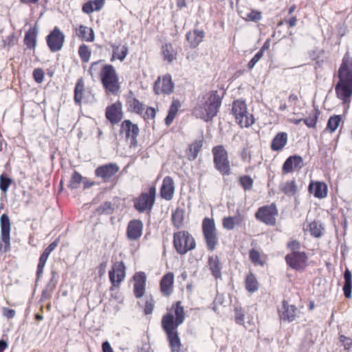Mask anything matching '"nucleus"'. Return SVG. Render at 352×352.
I'll return each mask as SVG.
<instances>
[{
	"instance_id": "obj_59",
	"label": "nucleus",
	"mask_w": 352,
	"mask_h": 352,
	"mask_svg": "<svg viewBox=\"0 0 352 352\" xmlns=\"http://www.w3.org/2000/svg\"><path fill=\"white\" fill-rule=\"evenodd\" d=\"M186 38L188 41L190 43V45L191 47H196L201 43L195 36L191 35V32H188L186 34Z\"/></svg>"
},
{
	"instance_id": "obj_46",
	"label": "nucleus",
	"mask_w": 352,
	"mask_h": 352,
	"mask_svg": "<svg viewBox=\"0 0 352 352\" xmlns=\"http://www.w3.org/2000/svg\"><path fill=\"white\" fill-rule=\"evenodd\" d=\"M78 54L81 58V60L83 63H87L90 59L91 50H89L88 46H87L85 44H82L79 47Z\"/></svg>"
},
{
	"instance_id": "obj_21",
	"label": "nucleus",
	"mask_w": 352,
	"mask_h": 352,
	"mask_svg": "<svg viewBox=\"0 0 352 352\" xmlns=\"http://www.w3.org/2000/svg\"><path fill=\"white\" fill-rule=\"evenodd\" d=\"M135 281L133 292L137 298L142 297L145 293L146 277L144 272H138L134 276Z\"/></svg>"
},
{
	"instance_id": "obj_3",
	"label": "nucleus",
	"mask_w": 352,
	"mask_h": 352,
	"mask_svg": "<svg viewBox=\"0 0 352 352\" xmlns=\"http://www.w3.org/2000/svg\"><path fill=\"white\" fill-rule=\"evenodd\" d=\"M221 103L217 91H212L199 100L194 109V113L197 118L208 122L217 115Z\"/></svg>"
},
{
	"instance_id": "obj_39",
	"label": "nucleus",
	"mask_w": 352,
	"mask_h": 352,
	"mask_svg": "<svg viewBox=\"0 0 352 352\" xmlns=\"http://www.w3.org/2000/svg\"><path fill=\"white\" fill-rule=\"evenodd\" d=\"M162 54L164 58L169 63L176 59V52L170 43H166L162 46Z\"/></svg>"
},
{
	"instance_id": "obj_33",
	"label": "nucleus",
	"mask_w": 352,
	"mask_h": 352,
	"mask_svg": "<svg viewBox=\"0 0 352 352\" xmlns=\"http://www.w3.org/2000/svg\"><path fill=\"white\" fill-rule=\"evenodd\" d=\"M344 285L343 287L344 294L346 298L351 297L352 275L348 268L344 272Z\"/></svg>"
},
{
	"instance_id": "obj_23",
	"label": "nucleus",
	"mask_w": 352,
	"mask_h": 352,
	"mask_svg": "<svg viewBox=\"0 0 352 352\" xmlns=\"http://www.w3.org/2000/svg\"><path fill=\"white\" fill-rule=\"evenodd\" d=\"M126 107L129 111L137 114H142L144 109L143 104L134 97L131 91L126 96Z\"/></svg>"
},
{
	"instance_id": "obj_43",
	"label": "nucleus",
	"mask_w": 352,
	"mask_h": 352,
	"mask_svg": "<svg viewBox=\"0 0 352 352\" xmlns=\"http://www.w3.org/2000/svg\"><path fill=\"white\" fill-rule=\"evenodd\" d=\"M85 177H83L79 173L74 171L72 175L69 187L71 189H77L79 188L80 184L82 182Z\"/></svg>"
},
{
	"instance_id": "obj_34",
	"label": "nucleus",
	"mask_w": 352,
	"mask_h": 352,
	"mask_svg": "<svg viewBox=\"0 0 352 352\" xmlns=\"http://www.w3.org/2000/svg\"><path fill=\"white\" fill-rule=\"evenodd\" d=\"M36 34L37 31L35 28H30L25 35L24 43L27 47L33 49L36 47Z\"/></svg>"
},
{
	"instance_id": "obj_47",
	"label": "nucleus",
	"mask_w": 352,
	"mask_h": 352,
	"mask_svg": "<svg viewBox=\"0 0 352 352\" xmlns=\"http://www.w3.org/2000/svg\"><path fill=\"white\" fill-rule=\"evenodd\" d=\"M320 112L318 111H314L310 114L308 118L303 119L304 123L309 127L313 128L316 126L318 115Z\"/></svg>"
},
{
	"instance_id": "obj_26",
	"label": "nucleus",
	"mask_w": 352,
	"mask_h": 352,
	"mask_svg": "<svg viewBox=\"0 0 352 352\" xmlns=\"http://www.w3.org/2000/svg\"><path fill=\"white\" fill-rule=\"evenodd\" d=\"M243 221V217L237 210L234 216L224 217L222 221V226L223 228L232 230L236 226H240Z\"/></svg>"
},
{
	"instance_id": "obj_16",
	"label": "nucleus",
	"mask_w": 352,
	"mask_h": 352,
	"mask_svg": "<svg viewBox=\"0 0 352 352\" xmlns=\"http://www.w3.org/2000/svg\"><path fill=\"white\" fill-rule=\"evenodd\" d=\"M120 133H124L126 138L130 140L131 144H137V137L139 134V128L137 124L132 123L129 120H125L121 124Z\"/></svg>"
},
{
	"instance_id": "obj_61",
	"label": "nucleus",
	"mask_w": 352,
	"mask_h": 352,
	"mask_svg": "<svg viewBox=\"0 0 352 352\" xmlns=\"http://www.w3.org/2000/svg\"><path fill=\"white\" fill-rule=\"evenodd\" d=\"M58 239H56L54 242L50 243L43 251L45 254H47L48 256L50 254V253L58 246Z\"/></svg>"
},
{
	"instance_id": "obj_38",
	"label": "nucleus",
	"mask_w": 352,
	"mask_h": 352,
	"mask_svg": "<svg viewBox=\"0 0 352 352\" xmlns=\"http://www.w3.org/2000/svg\"><path fill=\"white\" fill-rule=\"evenodd\" d=\"M113 48V56L111 58V61H113L115 58L116 57L118 59H119L121 62H122L127 54H128V47L126 45H122L120 50V52H119V47L116 46L115 45H112Z\"/></svg>"
},
{
	"instance_id": "obj_27",
	"label": "nucleus",
	"mask_w": 352,
	"mask_h": 352,
	"mask_svg": "<svg viewBox=\"0 0 352 352\" xmlns=\"http://www.w3.org/2000/svg\"><path fill=\"white\" fill-rule=\"evenodd\" d=\"M309 191L314 197L322 199L327 195V186L324 182H311L309 185Z\"/></svg>"
},
{
	"instance_id": "obj_48",
	"label": "nucleus",
	"mask_w": 352,
	"mask_h": 352,
	"mask_svg": "<svg viewBox=\"0 0 352 352\" xmlns=\"http://www.w3.org/2000/svg\"><path fill=\"white\" fill-rule=\"evenodd\" d=\"M240 184L244 188V190H251L253 186V179L249 175H244L239 178Z\"/></svg>"
},
{
	"instance_id": "obj_10",
	"label": "nucleus",
	"mask_w": 352,
	"mask_h": 352,
	"mask_svg": "<svg viewBox=\"0 0 352 352\" xmlns=\"http://www.w3.org/2000/svg\"><path fill=\"white\" fill-rule=\"evenodd\" d=\"M278 214L276 206L274 204L263 206L258 208L255 214L256 218L265 224L274 226L276 223V216Z\"/></svg>"
},
{
	"instance_id": "obj_51",
	"label": "nucleus",
	"mask_w": 352,
	"mask_h": 352,
	"mask_svg": "<svg viewBox=\"0 0 352 352\" xmlns=\"http://www.w3.org/2000/svg\"><path fill=\"white\" fill-rule=\"evenodd\" d=\"M155 305V300L151 296L146 297L144 313L145 314H151L153 312Z\"/></svg>"
},
{
	"instance_id": "obj_37",
	"label": "nucleus",
	"mask_w": 352,
	"mask_h": 352,
	"mask_svg": "<svg viewBox=\"0 0 352 352\" xmlns=\"http://www.w3.org/2000/svg\"><path fill=\"white\" fill-rule=\"evenodd\" d=\"M78 36L87 42H91L94 40V32L91 28L80 25L78 30Z\"/></svg>"
},
{
	"instance_id": "obj_40",
	"label": "nucleus",
	"mask_w": 352,
	"mask_h": 352,
	"mask_svg": "<svg viewBox=\"0 0 352 352\" xmlns=\"http://www.w3.org/2000/svg\"><path fill=\"white\" fill-rule=\"evenodd\" d=\"M245 288L249 292H254L258 288V283L254 274L250 273L245 279Z\"/></svg>"
},
{
	"instance_id": "obj_9",
	"label": "nucleus",
	"mask_w": 352,
	"mask_h": 352,
	"mask_svg": "<svg viewBox=\"0 0 352 352\" xmlns=\"http://www.w3.org/2000/svg\"><path fill=\"white\" fill-rule=\"evenodd\" d=\"M202 232L210 250H213L218 243L217 229L213 219L206 217L202 222Z\"/></svg>"
},
{
	"instance_id": "obj_63",
	"label": "nucleus",
	"mask_w": 352,
	"mask_h": 352,
	"mask_svg": "<svg viewBox=\"0 0 352 352\" xmlns=\"http://www.w3.org/2000/svg\"><path fill=\"white\" fill-rule=\"evenodd\" d=\"M82 10L86 14H91L95 11L94 8L92 3H91V1L85 3L82 6Z\"/></svg>"
},
{
	"instance_id": "obj_44",
	"label": "nucleus",
	"mask_w": 352,
	"mask_h": 352,
	"mask_svg": "<svg viewBox=\"0 0 352 352\" xmlns=\"http://www.w3.org/2000/svg\"><path fill=\"white\" fill-rule=\"evenodd\" d=\"M184 221V212L182 210L177 209L172 214V221L174 226L177 228H179L183 225Z\"/></svg>"
},
{
	"instance_id": "obj_7",
	"label": "nucleus",
	"mask_w": 352,
	"mask_h": 352,
	"mask_svg": "<svg viewBox=\"0 0 352 352\" xmlns=\"http://www.w3.org/2000/svg\"><path fill=\"white\" fill-rule=\"evenodd\" d=\"M232 111L236 122L241 127H248L254 124L253 116L248 113L247 106L244 101L240 100L234 101Z\"/></svg>"
},
{
	"instance_id": "obj_15",
	"label": "nucleus",
	"mask_w": 352,
	"mask_h": 352,
	"mask_svg": "<svg viewBox=\"0 0 352 352\" xmlns=\"http://www.w3.org/2000/svg\"><path fill=\"white\" fill-rule=\"evenodd\" d=\"M120 170L116 163H109L98 166L95 170L96 177L101 178L103 182H107L114 176Z\"/></svg>"
},
{
	"instance_id": "obj_13",
	"label": "nucleus",
	"mask_w": 352,
	"mask_h": 352,
	"mask_svg": "<svg viewBox=\"0 0 352 352\" xmlns=\"http://www.w3.org/2000/svg\"><path fill=\"white\" fill-rule=\"evenodd\" d=\"M47 43L53 52L60 50L65 42V35L58 27H55L54 30L47 35Z\"/></svg>"
},
{
	"instance_id": "obj_29",
	"label": "nucleus",
	"mask_w": 352,
	"mask_h": 352,
	"mask_svg": "<svg viewBox=\"0 0 352 352\" xmlns=\"http://www.w3.org/2000/svg\"><path fill=\"white\" fill-rule=\"evenodd\" d=\"M74 102L76 104L80 106L82 101L89 102L90 100L85 97L84 80L82 78L78 80L74 88Z\"/></svg>"
},
{
	"instance_id": "obj_31",
	"label": "nucleus",
	"mask_w": 352,
	"mask_h": 352,
	"mask_svg": "<svg viewBox=\"0 0 352 352\" xmlns=\"http://www.w3.org/2000/svg\"><path fill=\"white\" fill-rule=\"evenodd\" d=\"M280 190L287 196H294L298 190L296 181L294 179L283 182L279 186Z\"/></svg>"
},
{
	"instance_id": "obj_2",
	"label": "nucleus",
	"mask_w": 352,
	"mask_h": 352,
	"mask_svg": "<svg viewBox=\"0 0 352 352\" xmlns=\"http://www.w3.org/2000/svg\"><path fill=\"white\" fill-rule=\"evenodd\" d=\"M339 81L335 90L338 98L344 104L349 103L352 96V58L345 54L338 69Z\"/></svg>"
},
{
	"instance_id": "obj_14",
	"label": "nucleus",
	"mask_w": 352,
	"mask_h": 352,
	"mask_svg": "<svg viewBox=\"0 0 352 352\" xmlns=\"http://www.w3.org/2000/svg\"><path fill=\"white\" fill-rule=\"evenodd\" d=\"M308 258L304 252H291L285 256L287 264L296 270H302L307 266Z\"/></svg>"
},
{
	"instance_id": "obj_18",
	"label": "nucleus",
	"mask_w": 352,
	"mask_h": 352,
	"mask_svg": "<svg viewBox=\"0 0 352 352\" xmlns=\"http://www.w3.org/2000/svg\"><path fill=\"white\" fill-rule=\"evenodd\" d=\"M143 223L139 219H133L129 222L126 228V236L131 241L139 239L142 234Z\"/></svg>"
},
{
	"instance_id": "obj_22",
	"label": "nucleus",
	"mask_w": 352,
	"mask_h": 352,
	"mask_svg": "<svg viewBox=\"0 0 352 352\" xmlns=\"http://www.w3.org/2000/svg\"><path fill=\"white\" fill-rule=\"evenodd\" d=\"M174 192L175 186L173 179L169 176L165 177L163 179L162 185L160 188L161 197L167 201L171 200L173 199Z\"/></svg>"
},
{
	"instance_id": "obj_30",
	"label": "nucleus",
	"mask_w": 352,
	"mask_h": 352,
	"mask_svg": "<svg viewBox=\"0 0 352 352\" xmlns=\"http://www.w3.org/2000/svg\"><path fill=\"white\" fill-rule=\"evenodd\" d=\"M288 136L287 133L280 132L273 138L271 148L274 151H281L287 144Z\"/></svg>"
},
{
	"instance_id": "obj_11",
	"label": "nucleus",
	"mask_w": 352,
	"mask_h": 352,
	"mask_svg": "<svg viewBox=\"0 0 352 352\" xmlns=\"http://www.w3.org/2000/svg\"><path fill=\"white\" fill-rule=\"evenodd\" d=\"M112 287H118L126 276V267L123 261L115 262L109 272Z\"/></svg>"
},
{
	"instance_id": "obj_62",
	"label": "nucleus",
	"mask_w": 352,
	"mask_h": 352,
	"mask_svg": "<svg viewBox=\"0 0 352 352\" xmlns=\"http://www.w3.org/2000/svg\"><path fill=\"white\" fill-rule=\"evenodd\" d=\"M90 1L93 5L95 11H100L104 6L105 0H94Z\"/></svg>"
},
{
	"instance_id": "obj_4",
	"label": "nucleus",
	"mask_w": 352,
	"mask_h": 352,
	"mask_svg": "<svg viewBox=\"0 0 352 352\" xmlns=\"http://www.w3.org/2000/svg\"><path fill=\"white\" fill-rule=\"evenodd\" d=\"M101 82L107 92L116 94L119 91V78L113 65H104L102 66L100 76Z\"/></svg>"
},
{
	"instance_id": "obj_12",
	"label": "nucleus",
	"mask_w": 352,
	"mask_h": 352,
	"mask_svg": "<svg viewBox=\"0 0 352 352\" xmlns=\"http://www.w3.org/2000/svg\"><path fill=\"white\" fill-rule=\"evenodd\" d=\"M1 241L4 243V246H3L2 243H0V251L3 252H6L9 248L10 245V221L9 217L3 214L1 215Z\"/></svg>"
},
{
	"instance_id": "obj_56",
	"label": "nucleus",
	"mask_w": 352,
	"mask_h": 352,
	"mask_svg": "<svg viewBox=\"0 0 352 352\" xmlns=\"http://www.w3.org/2000/svg\"><path fill=\"white\" fill-rule=\"evenodd\" d=\"M33 76L35 81L38 83L43 82L44 78V72L41 68H36L33 71Z\"/></svg>"
},
{
	"instance_id": "obj_50",
	"label": "nucleus",
	"mask_w": 352,
	"mask_h": 352,
	"mask_svg": "<svg viewBox=\"0 0 352 352\" xmlns=\"http://www.w3.org/2000/svg\"><path fill=\"white\" fill-rule=\"evenodd\" d=\"M12 183V179L8 177H6L3 175L0 176V189L4 193H6L9 186Z\"/></svg>"
},
{
	"instance_id": "obj_64",
	"label": "nucleus",
	"mask_w": 352,
	"mask_h": 352,
	"mask_svg": "<svg viewBox=\"0 0 352 352\" xmlns=\"http://www.w3.org/2000/svg\"><path fill=\"white\" fill-rule=\"evenodd\" d=\"M191 35L195 36L199 41H202L203 38L204 37L205 33L202 30L195 29L193 32L191 33Z\"/></svg>"
},
{
	"instance_id": "obj_6",
	"label": "nucleus",
	"mask_w": 352,
	"mask_h": 352,
	"mask_svg": "<svg viewBox=\"0 0 352 352\" xmlns=\"http://www.w3.org/2000/svg\"><path fill=\"white\" fill-rule=\"evenodd\" d=\"M213 154V162L215 168L222 175H229L231 173L230 161L228 160V152L222 145L213 147L212 150Z\"/></svg>"
},
{
	"instance_id": "obj_32",
	"label": "nucleus",
	"mask_w": 352,
	"mask_h": 352,
	"mask_svg": "<svg viewBox=\"0 0 352 352\" xmlns=\"http://www.w3.org/2000/svg\"><path fill=\"white\" fill-rule=\"evenodd\" d=\"M202 146V140H195L191 144H190L188 148V151L186 152L188 159L189 160H195L197 158Z\"/></svg>"
},
{
	"instance_id": "obj_5",
	"label": "nucleus",
	"mask_w": 352,
	"mask_h": 352,
	"mask_svg": "<svg viewBox=\"0 0 352 352\" xmlns=\"http://www.w3.org/2000/svg\"><path fill=\"white\" fill-rule=\"evenodd\" d=\"M173 245L177 252L185 254L196 246L194 238L187 231H179L173 236Z\"/></svg>"
},
{
	"instance_id": "obj_53",
	"label": "nucleus",
	"mask_w": 352,
	"mask_h": 352,
	"mask_svg": "<svg viewBox=\"0 0 352 352\" xmlns=\"http://www.w3.org/2000/svg\"><path fill=\"white\" fill-rule=\"evenodd\" d=\"M339 340L345 350H349L352 347V339L351 338L340 335Z\"/></svg>"
},
{
	"instance_id": "obj_1",
	"label": "nucleus",
	"mask_w": 352,
	"mask_h": 352,
	"mask_svg": "<svg viewBox=\"0 0 352 352\" xmlns=\"http://www.w3.org/2000/svg\"><path fill=\"white\" fill-rule=\"evenodd\" d=\"M175 319L172 314H166L162 319V327L166 332L171 352H182V344L180 341L177 329L179 325L183 323L185 318L183 307L181 302L177 301L174 307Z\"/></svg>"
},
{
	"instance_id": "obj_41",
	"label": "nucleus",
	"mask_w": 352,
	"mask_h": 352,
	"mask_svg": "<svg viewBox=\"0 0 352 352\" xmlns=\"http://www.w3.org/2000/svg\"><path fill=\"white\" fill-rule=\"evenodd\" d=\"M114 204L110 201H105L98 206L96 212L98 214H111L114 212Z\"/></svg>"
},
{
	"instance_id": "obj_25",
	"label": "nucleus",
	"mask_w": 352,
	"mask_h": 352,
	"mask_svg": "<svg viewBox=\"0 0 352 352\" xmlns=\"http://www.w3.org/2000/svg\"><path fill=\"white\" fill-rule=\"evenodd\" d=\"M174 274L168 272L163 276L160 281V291L164 296H170L173 291Z\"/></svg>"
},
{
	"instance_id": "obj_60",
	"label": "nucleus",
	"mask_w": 352,
	"mask_h": 352,
	"mask_svg": "<svg viewBox=\"0 0 352 352\" xmlns=\"http://www.w3.org/2000/svg\"><path fill=\"white\" fill-rule=\"evenodd\" d=\"M107 267V260L102 261L99 266L97 267L98 273L100 277L102 276L106 272V268Z\"/></svg>"
},
{
	"instance_id": "obj_42",
	"label": "nucleus",
	"mask_w": 352,
	"mask_h": 352,
	"mask_svg": "<svg viewBox=\"0 0 352 352\" xmlns=\"http://www.w3.org/2000/svg\"><path fill=\"white\" fill-rule=\"evenodd\" d=\"M341 121V116L334 115L331 116L327 122L326 130L330 133L334 132L339 126Z\"/></svg>"
},
{
	"instance_id": "obj_58",
	"label": "nucleus",
	"mask_w": 352,
	"mask_h": 352,
	"mask_svg": "<svg viewBox=\"0 0 352 352\" xmlns=\"http://www.w3.org/2000/svg\"><path fill=\"white\" fill-rule=\"evenodd\" d=\"M287 247L292 251V252H300L299 251L300 248V243L296 240L289 241L287 243Z\"/></svg>"
},
{
	"instance_id": "obj_28",
	"label": "nucleus",
	"mask_w": 352,
	"mask_h": 352,
	"mask_svg": "<svg viewBox=\"0 0 352 352\" xmlns=\"http://www.w3.org/2000/svg\"><path fill=\"white\" fill-rule=\"evenodd\" d=\"M209 269L215 278H221V264L217 255H212L208 257V261Z\"/></svg>"
},
{
	"instance_id": "obj_17",
	"label": "nucleus",
	"mask_w": 352,
	"mask_h": 352,
	"mask_svg": "<svg viewBox=\"0 0 352 352\" xmlns=\"http://www.w3.org/2000/svg\"><path fill=\"white\" fill-rule=\"evenodd\" d=\"M173 82L170 75L164 76L162 79L158 78L154 85V91L157 94H170L173 91Z\"/></svg>"
},
{
	"instance_id": "obj_52",
	"label": "nucleus",
	"mask_w": 352,
	"mask_h": 352,
	"mask_svg": "<svg viewBox=\"0 0 352 352\" xmlns=\"http://www.w3.org/2000/svg\"><path fill=\"white\" fill-rule=\"evenodd\" d=\"M245 313L240 307H235L234 309V320L239 324H243L244 323Z\"/></svg>"
},
{
	"instance_id": "obj_19",
	"label": "nucleus",
	"mask_w": 352,
	"mask_h": 352,
	"mask_svg": "<svg viewBox=\"0 0 352 352\" xmlns=\"http://www.w3.org/2000/svg\"><path fill=\"white\" fill-rule=\"evenodd\" d=\"M106 117L112 124L119 122L122 117V104L118 102L108 107L106 109Z\"/></svg>"
},
{
	"instance_id": "obj_8",
	"label": "nucleus",
	"mask_w": 352,
	"mask_h": 352,
	"mask_svg": "<svg viewBox=\"0 0 352 352\" xmlns=\"http://www.w3.org/2000/svg\"><path fill=\"white\" fill-rule=\"evenodd\" d=\"M156 189L155 186L149 188L148 191L142 192L139 197L133 199L134 208L139 212H150L155 202Z\"/></svg>"
},
{
	"instance_id": "obj_55",
	"label": "nucleus",
	"mask_w": 352,
	"mask_h": 352,
	"mask_svg": "<svg viewBox=\"0 0 352 352\" xmlns=\"http://www.w3.org/2000/svg\"><path fill=\"white\" fill-rule=\"evenodd\" d=\"M246 16L248 20L257 22L261 19V12L256 10H252L247 14Z\"/></svg>"
},
{
	"instance_id": "obj_45",
	"label": "nucleus",
	"mask_w": 352,
	"mask_h": 352,
	"mask_svg": "<svg viewBox=\"0 0 352 352\" xmlns=\"http://www.w3.org/2000/svg\"><path fill=\"white\" fill-rule=\"evenodd\" d=\"M102 60L96 61L91 63L89 69L88 70L89 74L91 75V78L94 80L98 75L101 76L102 66L100 65Z\"/></svg>"
},
{
	"instance_id": "obj_20",
	"label": "nucleus",
	"mask_w": 352,
	"mask_h": 352,
	"mask_svg": "<svg viewBox=\"0 0 352 352\" xmlns=\"http://www.w3.org/2000/svg\"><path fill=\"white\" fill-rule=\"evenodd\" d=\"M302 166V158L299 155L289 157L283 165L282 171L283 174L292 173Z\"/></svg>"
},
{
	"instance_id": "obj_36",
	"label": "nucleus",
	"mask_w": 352,
	"mask_h": 352,
	"mask_svg": "<svg viewBox=\"0 0 352 352\" xmlns=\"http://www.w3.org/2000/svg\"><path fill=\"white\" fill-rule=\"evenodd\" d=\"M324 228L322 223L319 221H314L308 226L306 228L307 231H309L310 234L315 237H320L322 234Z\"/></svg>"
},
{
	"instance_id": "obj_24",
	"label": "nucleus",
	"mask_w": 352,
	"mask_h": 352,
	"mask_svg": "<svg viewBox=\"0 0 352 352\" xmlns=\"http://www.w3.org/2000/svg\"><path fill=\"white\" fill-rule=\"evenodd\" d=\"M298 309L296 306L289 305L287 301H283V306L280 311V319L285 321L292 322L295 320Z\"/></svg>"
},
{
	"instance_id": "obj_35",
	"label": "nucleus",
	"mask_w": 352,
	"mask_h": 352,
	"mask_svg": "<svg viewBox=\"0 0 352 352\" xmlns=\"http://www.w3.org/2000/svg\"><path fill=\"white\" fill-rule=\"evenodd\" d=\"M181 104L179 100H174L170 107L168 114L165 119L166 125L169 126L173 122V120L180 107Z\"/></svg>"
},
{
	"instance_id": "obj_57",
	"label": "nucleus",
	"mask_w": 352,
	"mask_h": 352,
	"mask_svg": "<svg viewBox=\"0 0 352 352\" xmlns=\"http://www.w3.org/2000/svg\"><path fill=\"white\" fill-rule=\"evenodd\" d=\"M250 258L254 264H262L260 259V253L254 249L250 251Z\"/></svg>"
},
{
	"instance_id": "obj_54",
	"label": "nucleus",
	"mask_w": 352,
	"mask_h": 352,
	"mask_svg": "<svg viewBox=\"0 0 352 352\" xmlns=\"http://www.w3.org/2000/svg\"><path fill=\"white\" fill-rule=\"evenodd\" d=\"M262 51H258L254 57L250 60V61L248 64V67L249 69H252L255 65L260 60V59L263 57Z\"/></svg>"
},
{
	"instance_id": "obj_49",
	"label": "nucleus",
	"mask_w": 352,
	"mask_h": 352,
	"mask_svg": "<svg viewBox=\"0 0 352 352\" xmlns=\"http://www.w3.org/2000/svg\"><path fill=\"white\" fill-rule=\"evenodd\" d=\"M48 255L45 254V253L43 252L39 258L38 264L37 266L36 275L38 278L43 273V267L45 265V263L48 258Z\"/></svg>"
}]
</instances>
